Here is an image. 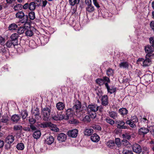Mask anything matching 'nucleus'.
<instances>
[{
    "label": "nucleus",
    "instance_id": "nucleus-1",
    "mask_svg": "<svg viewBox=\"0 0 154 154\" xmlns=\"http://www.w3.org/2000/svg\"><path fill=\"white\" fill-rule=\"evenodd\" d=\"M81 107V103L78 100H75L73 106V109L75 110L76 116L78 117L83 116L85 112V110L83 109Z\"/></svg>",
    "mask_w": 154,
    "mask_h": 154
},
{
    "label": "nucleus",
    "instance_id": "nucleus-2",
    "mask_svg": "<svg viewBox=\"0 0 154 154\" xmlns=\"http://www.w3.org/2000/svg\"><path fill=\"white\" fill-rule=\"evenodd\" d=\"M29 122L30 125H28L27 127H23V130L27 132H33L34 130H36V126L34 125L36 122V120L32 118L29 119Z\"/></svg>",
    "mask_w": 154,
    "mask_h": 154
},
{
    "label": "nucleus",
    "instance_id": "nucleus-3",
    "mask_svg": "<svg viewBox=\"0 0 154 154\" xmlns=\"http://www.w3.org/2000/svg\"><path fill=\"white\" fill-rule=\"evenodd\" d=\"M15 16L16 18L19 19V21L20 23H24V26L25 27L28 20V16L27 15H25L24 13L21 11L17 12Z\"/></svg>",
    "mask_w": 154,
    "mask_h": 154
},
{
    "label": "nucleus",
    "instance_id": "nucleus-4",
    "mask_svg": "<svg viewBox=\"0 0 154 154\" xmlns=\"http://www.w3.org/2000/svg\"><path fill=\"white\" fill-rule=\"evenodd\" d=\"M51 107H47L42 108L41 109V113L43 116V119L45 121H48L50 117L51 114Z\"/></svg>",
    "mask_w": 154,
    "mask_h": 154
},
{
    "label": "nucleus",
    "instance_id": "nucleus-5",
    "mask_svg": "<svg viewBox=\"0 0 154 154\" xmlns=\"http://www.w3.org/2000/svg\"><path fill=\"white\" fill-rule=\"evenodd\" d=\"M151 54H146V59L144 60L142 58H139L138 59L137 61L140 62L142 63L143 66H148L150 65L151 63V60L150 57H151Z\"/></svg>",
    "mask_w": 154,
    "mask_h": 154
},
{
    "label": "nucleus",
    "instance_id": "nucleus-6",
    "mask_svg": "<svg viewBox=\"0 0 154 154\" xmlns=\"http://www.w3.org/2000/svg\"><path fill=\"white\" fill-rule=\"evenodd\" d=\"M96 83L100 86L106 83H110V80L109 78L106 76H104L103 79H97L96 80Z\"/></svg>",
    "mask_w": 154,
    "mask_h": 154
},
{
    "label": "nucleus",
    "instance_id": "nucleus-7",
    "mask_svg": "<svg viewBox=\"0 0 154 154\" xmlns=\"http://www.w3.org/2000/svg\"><path fill=\"white\" fill-rule=\"evenodd\" d=\"M105 85L107 89L108 93L112 94L116 91V88L113 85L109 86L107 83H106L105 84Z\"/></svg>",
    "mask_w": 154,
    "mask_h": 154
},
{
    "label": "nucleus",
    "instance_id": "nucleus-8",
    "mask_svg": "<svg viewBox=\"0 0 154 154\" xmlns=\"http://www.w3.org/2000/svg\"><path fill=\"white\" fill-rule=\"evenodd\" d=\"M67 138L66 135L63 133H60L58 134L57 139L60 142H64Z\"/></svg>",
    "mask_w": 154,
    "mask_h": 154
},
{
    "label": "nucleus",
    "instance_id": "nucleus-9",
    "mask_svg": "<svg viewBox=\"0 0 154 154\" xmlns=\"http://www.w3.org/2000/svg\"><path fill=\"white\" fill-rule=\"evenodd\" d=\"M132 149L133 152L137 154H140L142 151L141 146L137 143L133 145L132 147Z\"/></svg>",
    "mask_w": 154,
    "mask_h": 154
},
{
    "label": "nucleus",
    "instance_id": "nucleus-10",
    "mask_svg": "<svg viewBox=\"0 0 154 154\" xmlns=\"http://www.w3.org/2000/svg\"><path fill=\"white\" fill-rule=\"evenodd\" d=\"M99 106L96 104H91L88 106L87 109L90 112H96L98 109Z\"/></svg>",
    "mask_w": 154,
    "mask_h": 154
},
{
    "label": "nucleus",
    "instance_id": "nucleus-11",
    "mask_svg": "<svg viewBox=\"0 0 154 154\" xmlns=\"http://www.w3.org/2000/svg\"><path fill=\"white\" fill-rule=\"evenodd\" d=\"M73 113L72 109L70 108L66 110V116L64 115V119L68 120L71 119Z\"/></svg>",
    "mask_w": 154,
    "mask_h": 154
},
{
    "label": "nucleus",
    "instance_id": "nucleus-12",
    "mask_svg": "<svg viewBox=\"0 0 154 154\" xmlns=\"http://www.w3.org/2000/svg\"><path fill=\"white\" fill-rule=\"evenodd\" d=\"M115 124L117 125V127L119 129H126L127 127L124 125L125 123L123 120H116Z\"/></svg>",
    "mask_w": 154,
    "mask_h": 154
},
{
    "label": "nucleus",
    "instance_id": "nucleus-13",
    "mask_svg": "<svg viewBox=\"0 0 154 154\" xmlns=\"http://www.w3.org/2000/svg\"><path fill=\"white\" fill-rule=\"evenodd\" d=\"M29 9L31 11H33L36 8L37 6H39L41 5V4H38L34 2H31L29 3Z\"/></svg>",
    "mask_w": 154,
    "mask_h": 154
},
{
    "label": "nucleus",
    "instance_id": "nucleus-14",
    "mask_svg": "<svg viewBox=\"0 0 154 154\" xmlns=\"http://www.w3.org/2000/svg\"><path fill=\"white\" fill-rule=\"evenodd\" d=\"M17 45V43L13 42L11 40H8L5 44V46L8 48H12Z\"/></svg>",
    "mask_w": 154,
    "mask_h": 154
},
{
    "label": "nucleus",
    "instance_id": "nucleus-15",
    "mask_svg": "<svg viewBox=\"0 0 154 154\" xmlns=\"http://www.w3.org/2000/svg\"><path fill=\"white\" fill-rule=\"evenodd\" d=\"M78 130L77 129H74L69 131L68 132V135L70 137H76L78 134Z\"/></svg>",
    "mask_w": 154,
    "mask_h": 154
},
{
    "label": "nucleus",
    "instance_id": "nucleus-16",
    "mask_svg": "<svg viewBox=\"0 0 154 154\" xmlns=\"http://www.w3.org/2000/svg\"><path fill=\"white\" fill-rule=\"evenodd\" d=\"M32 114L35 116L36 119L38 120L41 119V116H40L39 111L38 108H36L34 109H32Z\"/></svg>",
    "mask_w": 154,
    "mask_h": 154
},
{
    "label": "nucleus",
    "instance_id": "nucleus-17",
    "mask_svg": "<svg viewBox=\"0 0 154 154\" xmlns=\"http://www.w3.org/2000/svg\"><path fill=\"white\" fill-rule=\"evenodd\" d=\"M145 50L147 54H151L154 51V47L151 45H148L145 46Z\"/></svg>",
    "mask_w": 154,
    "mask_h": 154
},
{
    "label": "nucleus",
    "instance_id": "nucleus-18",
    "mask_svg": "<svg viewBox=\"0 0 154 154\" xmlns=\"http://www.w3.org/2000/svg\"><path fill=\"white\" fill-rule=\"evenodd\" d=\"M14 140V137L12 135H9L5 139V142L8 144L12 143Z\"/></svg>",
    "mask_w": 154,
    "mask_h": 154
},
{
    "label": "nucleus",
    "instance_id": "nucleus-19",
    "mask_svg": "<svg viewBox=\"0 0 154 154\" xmlns=\"http://www.w3.org/2000/svg\"><path fill=\"white\" fill-rule=\"evenodd\" d=\"M52 118L56 121L61 120L64 119V115L57 114L53 116Z\"/></svg>",
    "mask_w": 154,
    "mask_h": 154
},
{
    "label": "nucleus",
    "instance_id": "nucleus-20",
    "mask_svg": "<svg viewBox=\"0 0 154 154\" xmlns=\"http://www.w3.org/2000/svg\"><path fill=\"white\" fill-rule=\"evenodd\" d=\"M54 141V137L51 136L49 135L47 137L45 140V143L48 144H51L53 143Z\"/></svg>",
    "mask_w": 154,
    "mask_h": 154
},
{
    "label": "nucleus",
    "instance_id": "nucleus-21",
    "mask_svg": "<svg viewBox=\"0 0 154 154\" xmlns=\"http://www.w3.org/2000/svg\"><path fill=\"white\" fill-rule=\"evenodd\" d=\"M34 132L33 134V137L36 139L39 138L40 137L41 134L40 131L37 129L36 127V130H34Z\"/></svg>",
    "mask_w": 154,
    "mask_h": 154
},
{
    "label": "nucleus",
    "instance_id": "nucleus-22",
    "mask_svg": "<svg viewBox=\"0 0 154 154\" xmlns=\"http://www.w3.org/2000/svg\"><path fill=\"white\" fill-rule=\"evenodd\" d=\"M56 107L59 110H63L65 107V104L62 102H60L56 104Z\"/></svg>",
    "mask_w": 154,
    "mask_h": 154
},
{
    "label": "nucleus",
    "instance_id": "nucleus-23",
    "mask_svg": "<svg viewBox=\"0 0 154 154\" xmlns=\"http://www.w3.org/2000/svg\"><path fill=\"white\" fill-rule=\"evenodd\" d=\"M149 131V130L145 128H142L139 130L138 132L140 134L144 135L146 134Z\"/></svg>",
    "mask_w": 154,
    "mask_h": 154
},
{
    "label": "nucleus",
    "instance_id": "nucleus-24",
    "mask_svg": "<svg viewBox=\"0 0 154 154\" xmlns=\"http://www.w3.org/2000/svg\"><path fill=\"white\" fill-rule=\"evenodd\" d=\"M102 104L103 105L106 106L108 104V98L107 95L103 96L101 98Z\"/></svg>",
    "mask_w": 154,
    "mask_h": 154
},
{
    "label": "nucleus",
    "instance_id": "nucleus-25",
    "mask_svg": "<svg viewBox=\"0 0 154 154\" xmlns=\"http://www.w3.org/2000/svg\"><path fill=\"white\" fill-rule=\"evenodd\" d=\"M49 127L52 131L57 132L59 131V129L57 127L56 125L50 123Z\"/></svg>",
    "mask_w": 154,
    "mask_h": 154
},
{
    "label": "nucleus",
    "instance_id": "nucleus-26",
    "mask_svg": "<svg viewBox=\"0 0 154 154\" xmlns=\"http://www.w3.org/2000/svg\"><path fill=\"white\" fill-rule=\"evenodd\" d=\"M93 132V130L91 128H86L84 131V134L85 135L90 136Z\"/></svg>",
    "mask_w": 154,
    "mask_h": 154
},
{
    "label": "nucleus",
    "instance_id": "nucleus-27",
    "mask_svg": "<svg viewBox=\"0 0 154 154\" xmlns=\"http://www.w3.org/2000/svg\"><path fill=\"white\" fill-rule=\"evenodd\" d=\"M19 37L18 34L17 33H15L13 34L11 36V40L14 42L17 43L18 45V38Z\"/></svg>",
    "mask_w": 154,
    "mask_h": 154
},
{
    "label": "nucleus",
    "instance_id": "nucleus-28",
    "mask_svg": "<svg viewBox=\"0 0 154 154\" xmlns=\"http://www.w3.org/2000/svg\"><path fill=\"white\" fill-rule=\"evenodd\" d=\"M91 140L94 142H98L100 140V137L97 134H94L91 137Z\"/></svg>",
    "mask_w": 154,
    "mask_h": 154
},
{
    "label": "nucleus",
    "instance_id": "nucleus-29",
    "mask_svg": "<svg viewBox=\"0 0 154 154\" xmlns=\"http://www.w3.org/2000/svg\"><path fill=\"white\" fill-rule=\"evenodd\" d=\"M118 112L120 115L123 116L126 115L128 112V110L126 108H124L120 109Z\"/></svg>",
    "mask_w": 154,
    "mask_h": 154
},
{
    "label": "nucleus",
    "instance_id": "nucleus-30",
    "mask_svg": "<svg viewBox=\"0 0 154 154\" xmlns=\"http://www.w3.org/2000/svg\"><path fill=\"white\" fill-rule=\"evenodd\" d=\"M20 119V116L17 115H13L11 118L12 121L15 123H17Z\"/></svg>",
    "mask_w": 154,
    "mask_h": 154
},
{
    "label": "nucleus",
    "instance_id": "nucleus-31",
    "mask_svg": "<svg viewBox=\"0 0 154 154\" xmlns=\"http://www.w3.org/2000/svg\"><path fill=\"white\" fill-rule=\"evenodd\" d=\"M26 35L27 37H31L34 33L31 29H26L25 31Z\"/></svg>",
    "mask_w": 154,
    "mask_h": 154
},
{
    "label": "nucleus",
    "instance_id": "nucleus-32",
    "mask_svg": "<svg viewBox=\"0 0 154 154\" xmlns=\"http://www.w3.org/2000/svg\"><path fill=\"white\" fill-rule=\"evenodd\" d=\"M109 116L113 119H116L118 116V113L114 111H111L109 113Z\"/></svg>",
    "mask_w": 154,
    "mask_h": 154
},
{
    "label": "nucleus",
    "instance_id": "nucleus-33",
    "mask_svg": "<svg viewBox=\"0 0 154 154\" xmlns=\"http://www.w3.org/2000/svg\"><path fill=\"white\" fill-rule=\"evenodd\" d=\"M119 66L121 68H128V64L127 62H122L120 63Z\"/></svg>",
    "mask_w": 154,
    "mask_h": 154
},
{
    "label": "nucleus",
    "instance_id": "nucleus-34",
    "mask_svg": "<svg viewBox=\"0 0 154 154\" xmlns=\"http://www.w3.org/2000/svg\"><path fill=\"white\" fill-rule=\"evenodd\" d=\"M17 27V25L14 23H12L10 25L8 28L10 30H14Z\"/></svg>",
    "mask_w": 154,
    "mask_h": 154
},
{
    "label": "nucleus",
    "instance_id": "nucleus-35",
    "mask_svg": "<svg viewBox=\"0 0 154 154\" xmlns=\"http://www.w3.org/2000/svg\"><path fill=\"white\" fill-rule=\"evenodd\" d=\"M9 121V118L8 116H2V119L0 120V123L2 122L6 123Z\"/></svg>",
    "mask_w": 154,
    "mask_h": 154
},
{
    "label": "nucleus",
    "instance_id": "nucleus-36",
    "mask_svg": "<svg viewBox=\"0 0 154 154\" xmlns=\"http://www.w3.org/2000/svg\"><path fill=\"white\" fill-rule=\"evenodd\" d=\"M80 0H69V3L71 5L74 6L79 3Z\"/></svg>",
    "mask_w": 154,
    "mask_h": 154
},
{
    "label": "nucleus",
    "instance_id": "nucleus-37",
    "mask_svg": "<svg viewBox=\"0 0 154 154\" xmlns=\"http://www.w3.org/2000/svg\"><path fill=\"white\" fill-rule=\"evenodd\" d=\"M28 16L29 18L31 20H33L35 18V12L33 11H31L29 13Z\"/></svg>",
    "mask_w": 154,
    "mask_h": 154
},
{
    "label": "nucleus",
    "instance_id": "nucleus-38",
    "mask_svg": "<svg viewBox=\"0 0 154 154\" xmlns=\"http://www.w3.org/2000/svg\"><path fill=\"white\" fill-rule=\"evenodd\" d=\"M24 27H20L18 29L17 32L18 34H21L24 32L25 30L26 29H25V28L26 27V26L25 27L24 24Z\"/></svg>",
    "mask_w": 154,
    "mask_h": 154
},
{
    "label": "nucleus",
    "instance_id": "nucleus-39",
    "mask_svg": "<svg viewBox=\"0 0 154 154\" xmlns=\"http://www.w3.org/2000/svg\"><path fill=\"white\" fill-rule=\"evenodd\" d=\"M24 148V145L23 143H19L17 145V148L19 150H22Z\"/></svg>",
    "mask_w": 154,
    "mask_h": 154
},
{
    "label": "nucleus",
    "instance_id": "nucleus-40",
    "mask_svg": "<svg viewBox=\"0 0 154 154\" xmlns=\"http://www.w3.org/2000/svg\"><path fill=\"white\" fill-rule=\"evenodd\" d=\"M114 70L111 68H109L106 71V74L108 76L112 75L114 73Z\"/></svg>",
    "mask_w": 154,
    "mask_h": 154
},
{
    "label": "nucleus",
    "instance_id": "nucleus-41",
    "mask_svg": "<svg viewBox=\"0 0 154 154\" xmlns=\"http://www.w3.org/2000/svg\"><path fill=\"white\" fill-rule=\"evenodd\" d=\"M88 7L86 8L87 11L89 13L93 11L94 10V8L91 5L88 6Z\"/></svg>",
    "mask_w": 154,
    "mask_h": 154
},
{
    "label": "nucleus",
    "instance_id": "nucleus-42",
    "mask_svg": "<svg viewBox=\"0 0 154 154\" xmlns=\"http://www.w3.org/2000/svg\"><path fill=\"white\" fill-rule=\"evenodd\" d=\"M16 131H21L23 129V128L22 126L20 125H15L14 126L13 128Z\"/></svg>",
    "mask_w": 154,
    "mask_h": 154
},
{
    "label": "nucleus",
    "instance_id": "nucleus-43",
    "mask_svg": "<svg viewBox=\"0 0 154 154\" xmlns=\"http://www.w3.org/2000/svg\"><path fill=\"white\" fill-rule=\"evenodd\" d=\"M21 115L22 118L23 119H25L28 116V112L26 110H24L22 112Z\"/></svg>",
    "mask_w": 154,
    "mask_h": 154
},
{
    "label": "nucleus",
    "instance_id": "nucleus-44",
    "mask_svg": "<svg viewBox=\"0 0 154 154\" xmlns=\"http://www.w3.org/2000/svg\"><path fill=\"white\" fill-rule=\"evenodd\" d=\"M126 123L129 125L130 127L132 128L136 126V125L135 124V122H133L131 121V120H128L126 122Z\"/></svg>",
    "mask_w": 154,
    "mask_h": 154
},
{
    "label": "nucleus",
    "instance_id": "nucleus-45",
    "mask_svg": "<svg viewBox=\"0 0 154 154\" xmlns=\"http://www.w3.org/2000/svg\"><path fill=\"white\" fill-rule=\"evenodd\" d=\"M22 6L21 4H18L15 5L14 8L15 11H18L21 9Z\"/></svg>",
    "mask_w": 154,
    "mask_h": 154
},
{
    "label": "nucleus",
    "instance_id": "nucleus-46",
    "mask_svg": "<svg viewBox=\"0 0 154 154\" xmlns=\"http://www.w3.org/2000/svg\"><path fill=\"white\" fill-rule=\"evenodd\" d=\"M106 121L107 122L112 125H114L115 123L113 120L109 118H106Z\"/></svg>",
    "mask_w": 154,
    "mask_h": 154
},
{
    "label": "nucleus",
    "instance_id": "nucleus-47",
    "mask_svg": "<svg viewBox=\"0 0 154 154\" xmlns=\"http://www.w3.org/2000/svg\"><path fill=\"white\" fill-rule=\"evenodd\" d=\"M7 50L8 49L7 48L4 46L0 48V53L2 54L6 53Z\"/></svg>",
    "mask_w": 154,
    "mask_h": 154
},
{
    "label": "nucleus",
    "instance_id": "nucleus-48",
    "mask_svg": "<svg viewBox=\"0 0 154 154\" xmlns=\"http://www.w3.org/2000/svg\"><path fill=\"white\" fill-rule=\"evenodd\" d=\"M130 120L136 123L138 121V119L136 116H131V119Z\"/></svg>",
    "mask_w": 154,
    "mask_h": 154
},
{
    "label": "nucleus",
    "instance_id": "nucleus-49",
    "mask_svg": "<svg viewBox=\"0 0 154 154\" xmlns=\"http://www.w3.org/2000/svg\"><path fill=\"white\" fill-rule=\"evenodd\" d=\"M50 123L49 122H45L44 123L42 124L41 125L40 127L41 128H45L46 127H49L50 125Z\"/></svg>",
    "mask_w": 154,
    "mask_h": 154
},
{
    "label": "nucleus",
    "instance_id": "nucleus-50",
    "mask_svg": "<svg viewBox=\"0 0 154 154\" xmlns=\"http://www.w3.org/2000/svg\"><path fill=\"white\" fill-rule=\"evenodd\" d=\"M123 154H134L131 150H124L122 152Z\"/></svg>",
    "mask_w": 154,
    "mask_h": 154
},
{
    "label": "nucleus",
    "instance_id": "nucleus-51",
    "mask_svg": "<svg viewBox=\"0 0 154 154\" xmlns=\"http://www.w3.org/2000/svg\"><path fill=\"white\" fill-rule=\"evenodd\" d=\"M114 144L115 143L112 140H110L107 142V145L109 147H111V146H113Z\"/></svg>",
    "mask_w": 154,
    "mask_h": 154
},
{
    "label": "nucleus",
    "instance_id": "nucleus-52",
    "mask_svg": "<svg viewBox=\"0 0 154 154\" xmlns=\"http://www.w3.org/2000/svg\"><path fill=\"white\" fill-rule=\"evenodd\" d=\"M83 120L84 122H89L91 121L90 117L88 116H86L85 118H83Z\"/></svg>",
    "mask_w": 154,
    "mask_h": 154
},
{
    "label": "nucleus",
    "instance_id": "nucleus-53",
    "mask_svg": "<svg viewBox=\"0 0 154 154\" xmlns=\"http://www.w3.org/2000/svg\"><path fill=\"white\" fill-rule=\"evenodd\" d=\"M150 43L152 44V46L154 47V36L151 37L149 38Z\"/></svg>",
    "mask_w": 154,
    "mask_h": 154
},
{
    "label": "nucleus",
    "instance_id": "nucleus-54",
    "mask_svg": "<svg viewBox=\"0 0 154 154\" xmlns=\"http://www.w3.org/2000/svg\"><path fill=\"white\" fill-rule=\"evenodd\" d=\"M69 123L74 124H77L79 123V122L76 119H73L72 120L69 121Z\"/></svg>",
    "mask_w": 154,
    "mask_h": 154
},
{
    "label": "nucleus",
    "instance_id": "nucleus-55",
    "mask_svg": "<svg viewBox=\"0 0 154 154\" xmlns=\"http://www.w3.org/2000/svg\"><path fill=\"white\" fill-rule=\"evenodd\" d=\"M93 113L90 112V117L92 119H94L96 116V112H93Z\"/></svg>",
    "mask_w": 154,
    "mask_h": 154
},
{
    "label": "nucleus",
    "instance_id": "nucleus-56",
    "mask_svg": "<svg viewBox=\"0 0 154 154\" xmlns=\"http://www.w3.org/2000/svg\"><path fill=\"white\" fill-rule=\"evenodd\" d=\"M150 26L152 29L154 31V21H152L150 23Z\"/></svg>",
    "mask_w": 154,
    "mask_h": 154
},
{
    "label": "nucleus",
    "instance_id": "nucleus-57",
    "mask_svg": "<svg viewBox=\"0 0 154 154\" xmlns=\"http://www.w3.org/2000/svg\"><path fill=\"white\" fill-rule=\"evenodd\" d=\"M29 3H26L23 6V8L24 10L28 8L29 9Z\"/></svg>",
    "mask_w": 154,
    "mask_h": 154
},
{
    "label": "nucleus",
    "instance_id": "nucleus-58",
    "mask_svg": "<svg viewBox=\"0 0 154 154\" xmlns=\"http://www.w3.org/2000/svg\"><path fill=\"white\" fill-rule=\"evenodd\" d=\"M115 143L118 146H119L120 144V139L117 138L115 139Z\"/></svg>",
    "mask_w": 154,
    "mask_h": 154
},
{
    "label": "nucleus",
    "instance_id": "nucleus-59",
    "mask_svg": "<svg viewBox=\"0 0 154 154\" xmlns=\"http://www.w3.org/2000/svg\"><path fill=\"white\" fill-rule=\"evenodd\" d=\"M48 2L46 0H43L42 1V8H44L45 7L47 4Z\"/></svg>",
    "mask_w": 154,
    "mask_h": 154
},
{
    "label": "nucleus",
    "instance_id": "nucleus-60",
    "mask_svg": "<svg viewBox=\"0 0 154 154\" xmlns=\"http://www.w3.org/2000/svg\"><path fill=\"white\" fill-rule=\"evenodd\" d=\"M93 2L95 6L97 8H99L100 7L99 5L97 3V0H93Z\"/></svg>",
    "mask_w": 154,
    "mask_h": 154
},
{
    "label": "nucleus",
    "instance_id": "nucleus-61",
    "mask_svg": "<svg viewBox=\"0 0 154 154\" xmlns=\"http://www.w3.org/2000/svg\"><path fill=\"white\" fill-rule=\"evenodd\" d=\"M122 136L124 138L129 139L131 138V136L127 134H123Z\"/></svg>",
    "mask_w": 154,
    "mask_h": 154
},
{
    "label": "nucleus",
    "instance_id": "nucleus-62",
    "mask_svg": "<svg viewBox=\"0 0 154 154\" xmlns=\"http://www.w3.org/2000/svg\"><path fill=\"white\" fill-rule=\"evenodd\" d=\"M85 3L88 6L91 5V0H85Z\"/></svg>",
    "mask_w": 154,
    "mask_h": 154
},
{
    "label": "nucleus",
    "instance_id": "nucleus-63",
    "mask_svg": "<svg viewBox=\"0 0 154 154\" xmlns=\"http://www.w3.org/2000/svg\"><path fill=\"white\" fill-rule=\"evenodd\" d=\"M4 143L3 140H0V149L3 147Z\"/></svg>",
    "mask_w": 154,
    "mask_h": 154
},
{
    "label": "nucleus",
    "instance_id": "nucleus-64",
    "mask_svg": "<svg viewBox=\"0 0 154 154\" xmlns=\"http://www.w3.org/2000/svg\"><path fill=\"white\" fill-rule=\"evenodd\" d=\"M94 128L95 129L98 130H101V127L99 125H95L94 126Z\"/></svg>",
    "mask_w": 154,
    "mask_h": 154
}]
</instances>
